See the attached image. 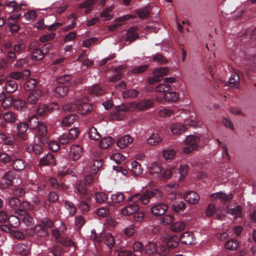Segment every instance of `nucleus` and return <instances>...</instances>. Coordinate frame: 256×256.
Segmentation results:
<instances>
[{"mask_svg":"<svg viewBox=\"0 0 256 256\" xmlns=\"http://www.w3.org/2000/svg\"><path fill=\"white\" fill-rule=\"evenodd\" d=\"M30 130H36L38 142L41 144L48 143V134L46 124L40 122L36 116L30 117L26 123Z\"/></svg>","mask_w":256,"mask_h":256,"instance_id":"obj_1","label":"nucleus"},{"mask_svg":"<svg viewBox=\"0 0 256 256\" xmlns=\"http://www.w3.org/2000/svg\"><path fill=\"white\" fill-rule=\"evenodd\" d=\"M162 196V192L158 188L152 190H146L140 193H136L130 196L128 200L132 202L140 203L142 204H148L150 198H159Z\"/></svg>","mask_w":256,"mask_h":256,"instance_id":"obj_2","label":"nucleus"},{"mask_svg":"<svg viewBox=\"0 0 256 256\" xmlns=\"http://www.w3.org/2000/svg\"><path fill=\"white\" fill-rule=\"evenodd\" d=\"M180 240L182 243L185 244H192L194 242L193 234L190 232H187L182 233L180 238L176 236H170L167 238L166 244L167 246L173 249L176 248Z\"/></svg>","mask_w":256,"mask_h":256,"instance_id":"obj_3","label":"nucleus"},{"mask_svg":"<svg viewBox=\"0 0 256 256\" xmlns=\"http://www.w3.org/2000/svg\"><path fill=\"white\" fill-rule=\"evenodd\" d=\"M170 249V248L167 246L166 242L165 244H161L158 246L156 243L150 242L146 246L144 252L149 256L156 254L158 256H166Z\"/></svg>","mask_w":256,"mask_h":256,"instance_id":"obj_4","label":"nucleus"},{"mask_svg":"<svg viewBox=\"0 0 256 256\" xmlns=\"http://www.w3.org/2000/svg\"><path fill=\"white\" fill-rule=\"evenodd\" d=\"M94 178L91 175H86L84 178V182H78L76 190L80 196L83 198L89 200L92 198V194L89 193L86 185L90 184L93 181Z\"/></svg>","mask_w":256,"mask_h":256,"instance_id":"obj_5","label":"nucleus"},{"mask_svg":"<svg viewBox=\"0 0 256 256\" xmlns=\"http://www.w3.org/2000/svg\"><path fill=\"white\" fill-rule=\"evenodd\" d=\"M150 172V174H156V176L161 179L168 178L172 174L171 170L162 168L156 163H152L151 164Z\"/></svg>","mask_w":256,"mask_h":256,"instance_id":"obj_6","label":"nucleus"},{"mask_svg":"<svg viewBox=\"0 0 256 256\" xmlns=\"http://www.w3.org/2000/svg\"><path fill=\"white\" fill-rule=\"evenodd\" d=\"M200 142V138L198 136L193 135L188 136L185 140L186 146L183 148V152L186 154L190 153L197 148Z\"/></svg>","mask_w":256,"mask_h":256,"instance_id":"obj_7","label":"nucleus"},{"mask_svg":"<svg viewBox=\"0 0 256 256\" xmlns=\"http://www.w3.org/2000/svg\"><path fill=\"white\" fill-rule=\"evenodd\" d=\"M89 99L87 96L79 98L77 102V108L78 113L85 115L90 113L92 110V106L88 102Z\"/></svg>","mask_w":256,"mask_h":256,"instance_id":"obj_8","label":"nucleus"},{"mask_svg":"<svg viewBox=\"0 0 256 256\" xmlns=\"http://www.w3.org/2000/svg\"><path fill=\"white\" fill-rule=\"evenodd\" d=\"M58 108V104L56 102H53L50 104H40L36 108V113L40 116H45Z\"/></svg>","mask_w":256,"mask_h":256,"instance_id":"obj_9","label":"nucleus"},{"mask_svg":"<svg viewBox=\"0 0 256 256\" xmlns=\"http://www.w3.org/2000/svg\"><path fill=\"white\" fill-rule=\"evenodd\" d=\"M17 214L20 216L21 221L26 226H31L34 223L33 216L26 210L20 209L17 212Z\"/></svg>","mask_w":256,"mask_h":256,"instance_id":"obj_10","label":"nucleus"},{"mask_svg":"<svg viewBox=\"0 0 256 256\" xmlns=\"http://www.w3.org/2000/svg\"><path fill=\"white\" fill-rule=\"evenodd\" d=\"M16 178V174L12 171H8L3 176V182L0 183V186L3 189L7 188L14 184L13 180Z\"/></svg>","mask_w":256,"mask_h":256,"instance_id":"obj_11","label":"nucleus"},{"mask_svg":"<svg viewBox=\"0 0 256 256\" xmlns=\"http://www.w3.org/2000/svg\"><path fill=\"white\" fill-rule=\"evenodd\" d=\"M168 206L162 202L155 204L151 208L152 213L156 216H159L164 214L168 210Z\"/></svg>","mask_w":256,"mask_h":256,"instance_id":"obj_12","label":"nucleus"},{"mask_svg":"<svg viewBox=\"0 0 256 256\" xmlns=\"http://www.w3.org/2000/svg\"><path fill=\"white\" fill-rule=\"evenodd\" d=\"M42 226V224H40L36 225L34 228L30 230V232H32L31 234L33 236H36L37 238H42L48 236V229Z\"/></svg>","mask_w":256,"mask_h":256,"instance_id":"obj_13","label":"nucleus"},{"mask_svg":"<svg viewBox=\"0 0 256 256\" xmlns=\"http://www.w3.org/2000/svg\"><path fill=\"white\" fill-rule=\"evenodd\" d=\"M28 126L26 122H20L16 126V132L18 136L22 140H26L28 139L26 132Z\"/></svg>","mask_w":256,"mask_h":256,"instance_id":"obj_14","label":"nucleus"},{"mask_svg":"<svg viewBox=\"0 0 256 256\" xmlns=\"http://www.w3.org/2000/svg\"><path fill=\"white\" fill-rule=\"evenodd\" d=\"M42 94V92L38 90H36L30 92L26 100L28 106V104L34 105L36 104L39 101Z\"/></svg>","mask_w":256,"mask_h":256,"instance_id":"obj_15","label":"nucleus"},{"mask_svg":"<svg viewBox=\"0 0 256 256\" xmlns=\"http://www.w3.org/2000/svg\"><path fill=\"white\" fill-rule=\"evenodd\" d=\"M82 151V148L80 145L72 146L69 154L70 158L73 160H78L81 157Z\"/></svg>","mask_w":256,"mask_h":256,"instance_id":"obj_16","label":"nucleus"},{"mask_svg":"<svg viewBox=\"0 0 256 256\" xmlns=\"http://www.w3.org/2000/svg\"><path fill=\"white\" fill-rule=\"evenodd\" d=\"M139 206L136 202H132L128 206L123 208L121 210V212L125 216H130L134 214V212L139 210Z\"/></svg>","mask_w":256,"mask_h":256,"instance_id":"obj_17","label":"nucleus"},{"mask_svg":"<svg viewBox=\"0 0 256 256\" xmlns=\"http://www.w3.org/2000/svg\"><path fill=\"white\" fill-rule=\"evenodd\" d=\"M116 110L113 113L114 118L117 120H121L124 116V112L129 110L130 107L128 106L122 104L117 106Z\"/></svg>","mask_w":256,"mask_h":256,"instance_id":"obj_18","label":"nucleus"},{"mask_svg":"<svg viewBox=\"0 0 256 256\" xmlns=\"http://www.w3.org/2000/svg\"><path fill=\"white\" fill-rule=\"evenodd\" d=\"M184 200L190 204H196L200 200V196L194 191L186 192L184 196Z\"/></svg>","mask_w":256,"mask_h":256,"instance_id":"obj_19","label":"nucleus"},{"mask_svg":"<svg viewBox=\"0 0 256 256\" xmlns=\"http://www.w3.org/2000/svg\"><path fill=\"white\" fill-rule=\"evenodd\" d=\"M138 30L137 27H130L126 32V36L125 38V41L130 42V43L134 42L136 39L139 38V34L136 32Z\"/></svg>","mask_w":256,"mask_h":256,"instance_id":"obj_20","label":"nucleus"},{"mask_svg":"<svg viewBox=\"0 0 256 256\" xmlns=\"http://www.w3.org/2000/svg\"><path fill=\"white\" fill-rule=\"evenodd\" d=\"M134 138L129 134H126L120 138L117 142V146L120 148H125L130 144L132 143Z\"/></svg>","mask_w":256,"mask_h":256,"instance_id":"obj_21","label":"nucleus"},{"mask_svg":"<svg viewBox=\"0 0 256 256\" xmlns=\"http://www.w3.org/2000/svg\"><path fill=\"white\" fill-rule=\"evenodd\" d=\"M56 160L53 154L48 153L46 156L40 160L39 164L40 166L52 165L55 164Z\"/></svg>","mask_w":256,"mask_h":256,"instance_id":"obj_22","label":"nucleus"},{"mask_svg":"<svg viewBox=\"0 0 256 256\" xmlns=\"http://www.w3.org/2000/svg\"><path fill=\"white\" fill-rule=\"evenodd\" d=\"M210 198L212 200H220L224 202H228L232 198V194L227 195L223 192H219L216 194H212L210 196Z\"/></svg>","mask_w":256,"mask_h":256,"instance_id":"obj_23","label":"nucleus"},{"mask_svg":"<svg viewBox=\"0 0 256 256\" xmlns=\"http://www.w3.org/2000/svg\"><path fill=\"white\" fill-rule=\"evenodd\" d=\"M114 209V206L110 204H108L106 206L99 208L97 210V214L101 217H107L110 214V212Z\"/></svg>","mask_w":256,"mask_h":256,"instance_id":"obj_24","label":"nucleus"},{"mask_svg":"<svg viewBox=\"0 0 256 256\" xmlns=\"http://www.w3.org/2000/svg\"><path fill=\"white\" fill-rule=\"evenodd\" d=\"M124 198L125 196L122 192H118L112 194L111 200L112 203V204L114 206V209L118 206V205L116 206V204H120Z\"/></svg>","mask_w":256,"mask_h":256,"instance_id":"obj_25","label":"nucleus"},{"mask_svg":"<svg viewBox=\"0 0 256 256\" xmlns=\"http://www.w3.org/2000/svg\"><path fill=\"white\" fill-rule=\"evenodd\" d=\"M86 94H90L92 95L100 96L104 94V90L98 84H94L88 87L86 90Z\"/></svg>","mask_w":256,"mask_h":256,"instance_id":"obj_26","label":"nucleus"},{"mask_svg":"<svg viewBox=\"0 0 256 256\" xmlns=\"http://www.w3.org/2000/svg\"><path fill=\"white\" fill-rule=\"evenodd\" d=\"M226 212L228 214L234 216L235 218H241L242 208L240 206L232 208V206H228Z\"/></svg>","mask_w":256,"mask_h":256,"instance_id":"obj_27","label":"nucleus"},{"mask_svg":"<svg viewBox=\"0 0 256 256\" xmlns=\"http://www.w3.org/2000/svg\"><path fill=\"white\" fill-rule=\"evenodd\" d=\"M12 166L16 170H24L26 165L24 161L22 158H17L14 156V159H12Z\"/></svg>","mask_w":256,"mask_h":256,"instance_id":"obj_28","label":"nucleus"},{"mask_svg":"<svg viewBox=\"0 0 256 256\" xmlns=\"http://www.w3.org/2000/svg\"><path fill=\"white\" fill-rule=\"evenodd\" d=\"M44 56L40 48L36 47L32 49L31 57L32 60H41L44 58Z\"/></svg>","mask_w":256,"mask_h":256,"instance_id":"obj_29","label":"nucleus"},{"mask_svg":"<svg viewBox=\"0 0 256 256\" xmlns=\"http://www.w3.org/2000/svg\"><path fill=\"white\" fill-rule=\"evenodd\" d=\"M4 88L8 93L12 94L18 88V84L14 80H8L5 82Z\"/></svg>","mask_w":256,"mask_h":256,"instance_id":"obj_30","label":"nucleus"},{"mask_svg":"<svg viewBox=\"0 0 256 256\" xmlns=\"http://www.w3.org/2000/svg\"><path fill=\"white\" fill-rule=\"evenodd\" d=\"M153 105V102L148 99L140 101L136 104V108L140 110H146Z\"/></svg>","mask_w":256,"mask_h":256,"instance_id":"obj_31","label":"nucleus"},{"mask_svg":"<svg viewBox=\"0 0 256 256\" xmlns=\"http://www.w3.org/2000/svg\"><path fill=\"white\" fill-rule=\"evenodd\" d=\"M162 140V138L158 133H152L146 140L148 144L150 146H156Z\"/></svg>","mask_w":256,"mask_h":256,"instance_id":"obj_32","label":"nucleus"},{"mask_svg":"<svg viewBox=\"0 0 256 256\" xmlns=\"http://www.w3.org/2000/svg\"><path fill=\"white\" fill-rule=\"evenodd\" d=\"M102 242H104L110 249L114 248L116 243L114 237L110 233H105Z\"/></svg>","mask_w":256,"mask_h":256,"instance_id":"obj_33","label":"nucleus"},{"mask_svg":"<svg viewBox=\"0 0 256 256\" xmlns=\"http://www.w3.org/2000/svg\"><path fill=\"white\" fill-rule=\"evenodd\" d=\"M78 116L74 114H70L65 116L62 122V124L63 126L69 127L78 118Z\"/></svg>","mask_w":256,"mask_h":256,"instance_id":"obj_34","label":"nucleus"},{"mask_svg":"<svg viewBox=\"0 0 256 256\" xmlns=\"http://www.w3.org/2000/svg\"><path fill=\"white\" fill-rule=\"evenodd\" d=\"M26 150L30 154H40L42 152L43 148L40 144H36L32 146H26Z\"/></svg>","mask_w":256,"mask_h":256,"instance_id":"obj_35","label":"nucleus"},{"mask_svg":"<svg viewBox=\"0 0 256 256\" xmlns=\"http://www.w3.org/2000/svg\"><path fill=\"white\" fill-rule=\"evenodd\" d=\"M187 128L185 125L175 124L172 125L170 130L174 134H180Z\"/></svg>","mask_w":256,"mask_h":256,"instance_id":"obj_36","label":"nucleus"},{"mask_svg":"<svg viewBox=\"0 0 256 256\" xmlns=\"http://www.w3.org/2000/svg\"><path fill=\"white\" fill-rule=\"evenodd\" d=\"M172 208L176 213L183 212L186 209V204L182 200H177L173 203Z\"/></svg>","mask_w":256,"mask_h":256,"instance_id":"obj_37","label":"nucleus"},{"mask_svg":"<svg viewBox=\"0 0 256 256\" xmlns=\"http://www.w3.org/2000/svg\"><path fill=\"white\" fill-rule=\"evenodd\" d=\"M21 202L20 200L16 197H12L10 198L8 200V204L10 207H12L13 209L15 210V213L17 214V212L18 210L21 208Z\"/></svg>","mask_w":256,"mask_h":256,"instance_id":"obj_38","label":"nucleus"},{"mask_svg":"<svg viewBox=\"0 0 256 256\" xmlns=\"http://www.w3.org/2000/svg\"><path fill=\"white\" fill-rule=\"evenodd\" d=\"M2 118L5 122L10 124L15 122L18 120L16 114L12 112H8L4 113Z\"/></svg>","mask_w":256,"mask_h":256,"instance_id":"obj_39","label":"nucleus"},{"mask_svg":"<svg viewBox=\"0 0 256 256\" xmlns=\"http://www.w3.org/2000/svg\"><path fill=\"white\" fill-rule=\"evenodd\" d=\"M114 142V139L111 136L105 137L101 140L99 142V147L102 149L108 148Z\"/></svg>","mask_w":256,"mask_h":256,"instance_id":"obj_40","label":"nucleus"},{"mask_svg":"<svg viewBox=\"0 0 256 256\" xmlns=\"http://www.w3.org/2000/svg\"><path fill=\"white\" fill-rule=\"evenodd\" d=\"M88 137L94 140H98L102 138L101 134L98 132L97 129L94 126L90 128L88 132Z\"/></svg>","mask_w":256,"mask_h":256,"instance_id":"obj_41","label":"nucleus"},{"mask_svg":"<svg viewBox=\"0 0 256 256\" xmlns=\"http://www.w3.org/2000/svg\"><path fill=\"white\" fill-rule=\"evenodd\" d=\"M164 98L166 101L176 102L179 99V94L174 92H169L164 94Z\"/></svg>","mask_w":256,"mask_h":256,"instance_id":"obj_42","label":"nucleus"},{"mask_svg":"<svg viewBox=\"0 0 256 256\" xmlns=\"http://www.w3.org/2000/svg\"><path fill=\"white\" fill-rule=\"evenodd\" d=\"M4 54L8 63L10 64H13L16 60L17 54L12 50H6Z\"/></svg>","mask_w":256,"mask_h":256,"instance_id":"obj_43","label":"nucleus"},{"mask_svg":"<svg viewBox=\"0 0 256 256\" xmlns=\"http://www.w3.org/2000/svg\"><path fill=\"white\" fill-rule=\"evenodd\" d=\"M139 91L136 89L128 90L122 92V97L124 98H136L139 94Z\"/></svg>","mask_w":256,"mask_h":256,"instance_id":"obj_44","label":"nucleus"},{"mask_svg":"<svg viewBox=\"0 0 256 256\" xmlns=\"http://www.w3.org/2000/svg\"><path fill=\"white\" fill-rule=\"evenodd\" d=\"M13 105L16 109L18 110H21L25 108H29L27 102L22 99L14 98Z\"/></svg>","mask_w":256,"mask_h":256,"instance_id":"obj_45","label":"nucleus"},{"mask_svg":"<svg viewBox=\"0 0 256 256\" xmlns=\"http://www.w3.org/2000/svg\"><path fill=\"white\" fill-rule=\"evenodd\" d=\"M230 87L238 88L240 84V77L238 74H234L230 78L228 81Z\"/></svg>","mask_w":256,"mask_h":256,"instance_id":"obj_46","label":"nucleus"},{"mask_svg":"<svg viewBox=\"0 0 256 256\" xmlns=\"http://www.w3.org/2000/svg\"><path fill=\"white\" fill-rule=\"evenodd\" d=\"M20 221V216L18 214L17 216H10L8 219V222L10 226L14 228L19 226Z\"/></svg>","mask_w":256,"mask_h":256,"instance_id":"obj_47","label":"nucleus"},{"mask_svg":"<svg viewBox=\"0 0 256 256\" xmlns=\"http://www.w3.org/2000/svg\"><path fill=\"white\" fill-rule=\"evenodd\" d=\"M132 172L136 176H139L142 172V169L141 168L140 164L134 160L131 163Z\"/></svg>","mask_w":256,"mask_h":256,"instance_id":"obj_48","label":"nucleus"},{"mask_svg":"<svg viewBox=\"0 0 256 256\" xmlns=\"http://www.w3.org/2000/svg\"><path fill=\"white\" fill-rule=\"evenodd\" d=\"M105 233H97L95 230L93 229L91 230L90 238L98 243L102 242V239Z\"/></svg>","mask_w":256,"mask_h":256,"instance_id":"obj_49","label":"nucleus"},{"mask_svg":"<svg viewBox=\"0 0 256 256\" xmlns=\"http://www.w3.org/2000/svg\"><path fill=\"white\" fill-rule=\"evenodd\" d=\"M12 158L14 155L10 156L4 151L0 152V162L6 165L11 162Z\"/></svg>","mask_w":256,"mask_h":256,"instance_id":"obj_50","label":"nucleus"},{"mask_svg":"<svg viewBox=\"0 0 256 256\" xmlns=\"http://www.w3.org/2000/svg\"><path fill=\"white\" fill-rule=\"evenodd\" d=\"M95 0H88L81 4L80 7L82 8H85L84 13L88 14L91 12L92 9V5L95 3Z\"/></svg>","mask_w":256,"mask_h":256,"instance_id":"obj_51","label":"nucleus"},{"mask_svg":"<svg viewBox=\"0 0 256 256\" xmlns=\"http://www.w3.org/2000/svg\"><path fill=\"white\" fill-rule=\"evenodd\" d=\"M150 12V8L146 7L137 10L136 12V14L140 18H145L149 16Z\"/></svg>","mask_w":256,"mask_h":256,"instance_id":"obj_52","label":"nucleus"},{"mask_svg":"<svg viewBox=\"0 0 256 256\" xmlns=\"http://www.w3.org/2000/svg\"><path fill=\"white\" fill-rule=\"evenodd\" d=\"M168 72V70L167 68L160 67L155 69L152 72V74L160 80V78L166 75Z\"/></svg>","mask_w":256,"mask_h":256,"instance_id":"obj_53","label":"nucleus"},{"mask_svg":"<svg viewBox=\"0 0 256 256\" xmlns=\"http://www.w3.org/2000/svg\"><path fill=\"white\" fill-rule=\"evenodd\" d=\"M103 161L102 160H95L93 162V164L90 166L91 172L96 174L102 168Z\"/></svg>","mask_w":256,"mask_h":256,"instance_id":"obj_54","label":"nucleus"},{"mask_svg":"<svg viewBox=\"0 0 256 256\" xmlns=\"http://www.w3.org/2000/svg\"><path fill=\"white\" fill-rule=\"evenodd\" d=\"M68 90L67 86H59L56 88L54 92L56 96H64L67 94Z\"/></svg>","mask_w":256,"mask_h":256,"instance_id":"obj_55","label":"nucleus"},{"mask_svg":"<svg viewBox=\"0 0 256 256\" xmlns=\"http://www.w3.org/2000/svg\"><path fill=\"white\" fill-rule=\"evenodd\" d=\"M26 47V44L24 43L18 42L14 44L12 50H13L16 54H19L24 51Z\"/></svg>","mask_w":256,"mask_h":256,"instance_id":"obj_56","label":"nucleus"},{"mask_svg":"<svg viewBox=\"0 0 256 256\" xmlns=\"http://www.w3.org/2000/svg\"><path fill=\"white\" fill-rule=\"evenodd\" d=\"M238 246V242L234 239L229 240L225 244V247L230 250H236Z\"/></svg>","mask_w":256,"mask_h":256,"instance_id":"obj_57","label":"nucleus"},{"mask_svg":"<svg viewBox=\"0 0 256 256\" xmlns=\"http://www.w3.org/2000/svg\"><path fill=\"white\" fill-rule=\"evenodd\" d=\"M155 90L160 92H167L171 90V86L168 84H160L156 86Z\"/></svg>","mask_w":256,"mask_h":256,"instance_id":"obj_58","label":"nucleus"},{"mask_svg":"<svg viewBox=\"0 0 256 256\" xmlns=\"http://www.w3.org/2000/svg\"><path fill=\"white\" fill-rule=\"evenodd\" d=\"M94 199L97 203L101 204L107 200L106 194L102 192H98L94 194Z\"/></svg>","mask_w":256,"mask_h":256,"instance_id":"obj_59","label":"nucleus"},{"mask_svg":"<svg viewBox=\"0 0 256 256\" xmlns=\"http://www.w3.org/2000/svg\"><path fill=\"white\" fill-rule=\"evenodd\" d=\"M37 85V80L34 78H31L26 81L24 84V87L26 90H32L35 88Z\"/></svg>","mask_w":256,"mask_h":256,"instance_id":"obj_60","label":"nucleus"},{"mask_svg":"<svg viewBox=\"0 0 256 256\" xmlns=\"http://www.w3.org/2000/svg\"><path fill=\"white\" fill-rule=\"evenodd\" d=\"M64 206L65 208L69 211L70 215L74 216L76 214V210L72 202L68 200H66L64 202Z\"/></svg>","mask_w":256,"mask_h":256,"instance_id":"obj_61","label":"nucleus"},{"mask_svg":"<svg viewBox=\"0 0 256 256\" xmlns=\"http://www.w3.org/2000/svg\"><path fill=\"white\" fill-rule=\"evenodd\" d=\"M184 228L185 224L182 222H174L170 226L172 230L174 232L182 231L184 230Z\"/></svg>","mask_w":256,"mask_h":256,"instance_id":"obj_62","label":"nucleus"},{"mask_svg":"<svg viewBox=\"0 0 256 256\" xmlns=\"http://www.w3.org/2000/svg\"><path fill=\"white\" fill-rule=\"evenodd\" d=\"M40 224H42L43 226H45L48 229V228H52L54 226V224L53 221L49 218H42L40 221Z\"/></svg>","mask_w":256,"mask_h":256,"instance_id":"obj_63","label":"nucleus"},{"mask_svg":"<svg viewBox=\"0 0 256 256\" xmlns=\"http://www.w3.org/2000/svg\"><path fill=\"white\" fill-rule=\"evenodd\" d=\"M152 60L154 62H157L160 64H165L168 62L166 58H165L163 55L158 53L154 56Z\"/></svg>","mask_w":256,"mask_h":256,"instance_id":"obj_64","label":"nucleus"}]
</instances>
